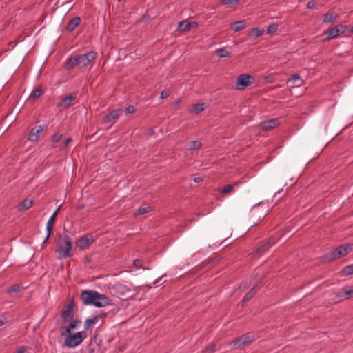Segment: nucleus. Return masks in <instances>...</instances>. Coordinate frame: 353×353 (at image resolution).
<instances>
[{"label":"nucleus","instance_id":"1","mask_svg":"<svg viewBox=\"0 0 353 353\" xmlns=\"http://www.w3.org/2000/svg\"><path fill=\"white\" fill-rule=\"evenodd\" d=\"M80 298L84 305H93L97 307H101L110 304V299L107 296L99 294L94 290L82 291Z\"/></svg>","mask_w":353,"mask_h":353},{"label":"nucleus","instance_id":"2","mask_svg":"<svg viewBox=\"0 0 353 353\" xmlns=\"http://www.w3.org/2000/svg\"><path fill=\"white\" fill-rule=\"evenodd\" d=\"M97 57V52L90 51L88 53L71 57L65 63L66 70H70L75 66L83 68L87 66L92 60Z\"/></svg>","mask_w":353,"mask_h":353},{"label":"nucleus","instance_id":"3","mask_svg":"<svg viewBox=\"0 0 353 353\" xmlns=\"http://www.w3.org/2000/svg\"><path fill=\"white\" fill-rule=\"evenodd\" d=\"M57 245L59 258L65 259L72 256L71 240L66 234L59 235Z\"/></svg>","mask_w":353,"mask_h":353},{"label":"nucleus","instance_id":"4","mask_svg":"<svg viewBox=\"0 0 353 353\" xmlns=\"http://www.w3.org/2000/svg\"><path fill=\"white\" fill-rule=\"evenodd\" d=\"M352 251V244H345L332 249L323 256L324 262H330L345 256Z\"/></svg>","mask_w":353,"mask_h":353},{"label":"nucleus","instance_id":"5","mask_svg":"<svg viewBox=\"0 0 353 353\" xmlns=\"http://www.w3.org/2000/svg\"><path fill=\"white\" fill-rule=\"evenodd\" d=\"M87 334L84 332H79L72 335H69L64 341V345L69 347H75L85 339Z\"/></svg>","mask_w":353,"mask_h":353},{"label":"nucleus","instance_id":"6","mask_svg":"<svg viewBox=\"0 0 353 353\" xmlns=\"http://www.w3.org/2000/svg\"><path fill=\"white\" fill-rule=\"evenodd\" d=\"M255 340V336L252 332H248L241 335L231 342L234 349L240 348L241 346L251 343Z\"/></svg>","mask_w":353,"mask_h":353},{"label":"nucleus","instance_id":"7","mask_svg":"<svg viewBox=\"0 0 353 353\" xmlns=\"http://www.w3.org/2000/svg\"><path fill=\"white\" fill-rule=\"evenodd\" d=\"M251 79H253V77L250 74H242L239 75L236 79V89L243 90L245 88L250 85L252 83Z\"/></svg>","mask_w":353,"mask_h":353},{"label":"nucleus","instance_id":"8","mask_svg":"<svg viewBox=\"0 0 353 353\" xmlns=\"http://www.w3.org/2000/svg\"><path fill=\"white\" fill-rule=\"evenodd\" d=\"M48 128L47 125H40L37 128H32L30 133L28 139L32 142H36L38 141L40 134L46 130Z\"/></svg>","mask_w":353,"mask_h":353},{"label":"nucleus","instance_id":"9","mask_svg":"<svg viewBox=\"0 0 353 353\" xmlns=\"http://www.w3.org/2000/svg\"><path fill=\"white\" fill-rule=\"evenodd\" d=\"M76 98L77 95L75 93L69 94L60 100L57 106L62 109L68 108L70 106L71 103L74 101Z\"/></svg>","mask_w":353,"mask_h":353},{"label":"nucleus","instance_id":"10","mask_svg":"<svg viewBox=\"0 0 353 353\" xmlns=\"http://www.w3.org/2000/svg\"><path fill=\"white\" fill-rule=\"evenodd\" d=\"M112 291L116 296H122L124 295L125 292H129L130 288L124 284L117 283L112 285Z\"/></svg>","mask_w":353,"mask_h":353},{"label":"nucleus","instance_id":"11","mask_svg":"<svg viewBox=\"0 0 353 353\" xmlns=\"http://www.w3.org/2000/svg\"><path fill=\"white\" fill-rule=\"evenodd\" d=\"M279 124L278 119H272L261 122L259 124L260 129L263 131H267L274 128Z\"/></svg>","mask_w":353,"mask_h":353},{"label":"nucleus","instance_id":"12","mask_svg":"<svg viewBox=\"0 0 353 353\" xmlns=\"http://www.w3.org/2000/svg\"><path fill=\"white\" fill-rule=\"evenodd\" d=\"M121 113H122L121 109H117V110H112L109 114H106L103 117V121L104 123L114 122V121L120 117Z\"/></svg>","mask_w":353,"mask_h":353},{"label":"nucleus","instance_id":"13","mask_svg":"<svg viewBox=\"0 0 353 353\" xmlns=\"http://www.w3.org/2000/svg\"><path fill=\"white\" fill-rule=\"evenodd\" d=\"M263 283L260 282L259 283L255 285L244 296L242 300V305L246 303L250 299H251L254 294L257 292V291L261 288Z\"/></svg>","mask_w":353,"mask_h":353},{"label":"nucleus","instance_id":"14","mask_svg":"<svg viewBox=\"0 0 353 353\" xmlns=\"http://www.w3.org/2000/svg\"><path fill=\"white\" fill-rule=\"evenodd\" d=\"M61 318L64 322H68L73 318V305L70 303L67 308L62 312Z\"/></svg>","mask_w":353,"mask_h":353},{"label":"nucleus","instance_id":"15","mask_svg":"<svg viewBox=\"0 0 353 353\" xmlns=\"http://www.w3.org/2000/svg\"><path fill=\"white\" fill-rule=\"evenodd\" d=\"M93 242V239L88 236L81 237L77 243V245L80 250H84Z\"/></svg>","mask_w":353,"mask_h":353},{"label":"nucleus","instance_id":"16","mask_svg":"<svg viewBox=\"0 0 353 353\" xmlns=\"http://www.w3.org/2000/svg\"><path fill=\"white\" fill-rule=\"evenodd\" d=\"M81 22V18L79 17H75L72 18L70 21L68 22L66 30L69 32L73 31L76 27H77Z\"/></svg>","mask_w":353,"mask_h":353},{"label":"nucleus","instance_id":"17","mask_svg":"<svg viewBox=\"0 0 353 353\" xmlns=\"http://www.w3.org/2000/svg\"><path fill=\"white\" fill-rule=\"evenodd\" d=\"M324 34L327 35L326 40L329 41L335 38H337L340 33L339 29L336 26L332 28L328 31L325 32Z\"/></svg>","mask_w":353,"mask_h":353},{"label":"nucleus","instance_id":"18","mask_svg":"<svg viewBox=\"0 0 353 353\" xmlns=\"http://www.w3.org/2000/svg\"><path fill=\"white\" fill-rule=\"evenodd\" d=\"M33 201L29 199H24L22 202H21L18 206L17 209L19 212H23L28 210L32 206Z\"/></svg>","mask_w":353,"mask_h":353},{"label":"nucleus","instance_id":"19","mask_svg":"<svg viewBox=\"0 0 353 353\" xmlns=\"http://www.w3.org/2000/svg\"><path fill=\"white\" fill-rule=\"evenodd\" d=\"M338 17L339 15L336 13L327 12L324 14L323 21L325 23H332L336 20Z\"/></svg>","mask_w":353,"mask_h":353},{"label":"nucleus","instance_id":"20","mask_svg":"<svg viewBox=\"0 0 353 353\" xmlns=\"http://www.w3.org/2000/svg\"><path fill=\"white\" fill-rule=\"evenodd\" d=\"M103 318L102 315H97L93 318L87 319L84 323V327L85 330H88L90 326L92 324H96L98 321Z\"/></svg>","mask_w":353,"mask_h":353},{"label":"nucleus","instance_id":"21","mask_svg":"<svg viewBox=\"0 0 353 353\" xmlns=\"http://www.w3.org/2000/svg\"><path fill=\"white\" fill-rule=\"evenodd\" d=\"M205 108V103H196L192 105L191 112L194 114H199L203 112Z\"/></svg>","mask_w":353,"mask_h":353},{"label":"nucleus","instance_id":"22","mask_svg":"<svg viewBox=\"0 0 353 353\" xmlns=\"http://www.w3.org/2000/svg\"><path fill=\"white\" fill-rule=\"evenodd\" d=\"M192 26V23L187 20L180 21L178 25V29L180 31H187Z\"/></svg>","mask_w":353,"mask_h":353},{"label":"nucleus","instance_id":"23","mask_svg":"<svg viewBox=\"0 0 353 353\" xmlns=\"http://www.w3.org/2000/svg\"><path fill=\"white\" fill-rule=\"evenodd\" d=\"M233 30L234 32H239L245 28V21H237L232 23Z\"/></svg>","mask_w":353,"mask_h":353},{"label":"nucleus","instance_id":"24","mask_svg":"<svg viewBox=\"0 0 353 353\" xmlns=\"http://www.w3.org/2000/svg\"><path fill=\"white\" fill-rule=\"evenodd\" d=\"M215 53L219 58H225L230 56V52L224 48L217 49Z\"/></svg>","mask_w":353,"mask_h":353},{"label":"nucleus","instance_id":"25","mask_svg":"<svg viewBox=\"0 0 353 353\" xmlns=\"http://www.w3.org/2000/svg\"><path fill=\"white\" fill-rule=\"evenodd\" d=\"M41 94L42 88L41 86H39L31 92L30 95V99H32L34 101L37 100L38 98L41 97Z\"/></svg>","mask_w":353,"mask_h":353},{"label":"nucleus","instance_id":"26","mask_svg":"<svg viewBox=\"0 0 353 353\" xmlns=\"http://www.w3.org/2000/svg\"><path fill=\"white\" fill-rule=\"evenodd\" d=\"M152 210V207L150 205H145L143 207L139 208L137 212L135 213V215H143L145 214H147L150 212H151Z\"/></svg>","mask_w":353,"mask_h":353},{"label":"nucleus","instance_id":"27","mask_svg":"<svg viewBox=\"0 0 353 353\" xmlns=\"http://www.w3.org/2000/svg\"><path fill=\"white\" fill-rule=\"evenodd\" d=\"M236 184H237V183H234L233 185H232V184H228V185H225V186H224V187H223V188L220 190V192H221L222 194H223V195H225V194H228L230 193V192L232 191V190H233L234 187Z\"/></svg>","mask_w":353,"mask_h":353},{"label":"nucleus","instance_id":"28","mask_svg":"<svg viewBox=\"0 0 353 353\" xmlns=\"http://www.w3.org/2000/svg\"><path fill=\"white\" fill-rule=\"evenodd\" d=\"M53 225H54V223H50L48 221L47 225H46L47 235L43 241V243H46L50 238L52 230L53 229Z\"/></svg>","mask_w":353,"mask_h":353},{"label":"nucleus","instance_id":"29","mask_svg":"<svg viewBox=\"0 0 353 353\" xmlns=\"http://www.w3.org/2000/svg\"><path fill=\"white\" fill-rule=\"evenodd\" d=\"M21 290V286L19 284H15L14 285H12V287L9 288L6 292L9 294H12V293H17V292H20Z\"/></svg>","mask_w":353,"mask_h":353},{"label":"nucleus","instance_id":"30","mask_svg":"<svg viewBox=\"0 0 353 353\" xmlns=\"http://www.w3.org/2000/svg\"><path fill=\"white\" fill-rule=\"evenodd\" d=\"M289 81H293L294 83H296V81H299V83H296L294 86H300L301 85L302 81L301 79L300 75L298 74H294L292 76V77L288 80Z\"/></svg>","mask_w":353,"mask_h":353},{"label":"nucleus","instance_id":"31","mask_svg":"<svg viewBox=\"0 0 353 353\" xmlns=\"http://www.w3.org/2000/svg\"><path fill=\"white\" fill-rule=\"evenodd\" d=\"M353 295V287L350 290L344 291L343 293H339L338 296L341 299H347L348 296Z\"/></svg>","mask_w":353,"mask_h":353},{"label":"nucleus","instance_id":"32","mask_svg":"<svg viewBox=\"0 0 353 353\" xmlns=\"http://www.w3.org/2000/svg\"><path fill=\"white\" fill-rule=\"evenodd\" d=\"M201 146V143L199 141H192L189 143V149L191 150H197Z\"/></svg>","mask_w":353,"mask_h":353},{"label":"nucleus","instance_id":"33","mask_svg":"<svg viewBox=\"0 0 353 353\" xmlns=\"http://www.w3.org/2000/svg\"><path fill=\"white\" fill-rule=\"evenodd\" d=\"M216 350V345L215 344H211L209 346L206 347L205 350H203L202 353H213Z\"/></svg>","mask_w":353,"mask_h":353},{"label":"nucleus","instance_id":"34","mask_svg":"<svg viewBox=\"0 0 353 353\" xmlns=\"http://www.w3.org/2000/svg\"><path fill=\"white\" fill-rule=\"evenodd\" d=\"M251 32L254 36V37L256 38L263 33V30L259 28H252L251 30Z\"/></svg>","mask_w":353,"mask_h":353},{"label":"nucleus","instance_id":"35","mask_svg":"<svg viewBox=\"0 0 353 353\" xmlns=\"http://www.w3.org/2000/svg\"><path fill=\"white\" fill-rule=\"evenodd\" d=\"M343 272L345 275H350V274H353V264L345 266L343 269Z\"/></svg>","mask_w":353,"mask_h":353},{"label":"nucleus","instance_id":"36","mask_svg":"<svg viewBox=\"0 0 353 353\" xmlns=\"http://www.w3.org/2000/svg\"><path fill=\"white\" fill-rule=\"evenodd\" d=\"M271 245L272 243L270 241L266 242L265 244H263L259 247L257 249V252L260 253L264 252L268 248H270Z\"/></svg>","mask_w":353,"mask_h":353},{"label":"nucleus","instance_id":"37","mask_svg":"<svg viewBox=\"0 0 353 353\" xmlns=\"http://www.w3.org/2000/svg\"><path fill=\"white\" fill-rule=\"evenodd\" d=\"M271 245L272 243L270 241L266 242L265 244H263L259 247L257 249V252L260 253L264 252L268 248H270Z\"/></svg>","mask_w":353,"mask_h":353},{"label":"nucleus","instance_id":"38","mask_svg":"<svg viewBox=\"0 0 353 353\" xmlns=\"http://www.w3.org/2000/svg\"><path fill=\"white\" fill-rule=\"evenodd\" d=\"M278 29V26L276 23H272L268 27L267 32L268 34L274 33Z\"/></svg>","mask_w":353,"mask_h":353},{"label":"nucleus","instance_id":"39","mask_svg":"<svg viewBox=\"0 0 353 353\" xmlns=\"http://www.w3.org/2000/svg\"><path fill=\"white\" fill-rule=\"evenodd\" d=\"M63 134L61 133H56L52 135L51 138V141L52 143H57L59 141V140L62 138Z\"/></svg>","mask_w":353,"mask_h":353},{"label":"nucleus","instance_id":"40","mask_svg":"<svg viewBox=\"0 0 353 353\" xmlns=\"http://www.w3.org/2000/svg\"><path fill=\"white\" fill-rule=\"evenodd\" d=\"M72 141V138H68L66 139L59 146V150H62L66 148L68 145V144Z\"/></svg>","mask_w":353,"mask_h":353},{"label":"nucleus","instance_id":"41","mask_svg":"<svg viewBox=\"0 0 353 353\" xmlns=\"http://www.w3.org/2000/svg\"><path fill=\"white\" fill-rule=\"evenodd\" d=\"M336 28L339 29V32L340 34L345 33L347 30V28H349V26L343 25L342 23H339L336 26Z\"/></svg>","mask_w":353,"mask_h":353},{"label":"nucleus","instance_id":"42","mask_svg":"<svg viewBox=\"0 0 353 353\" xmlns=\"http://www.w3.org/2000/svg\"><path fill=\"white\" fill-rule=\"evenodd\" d=\"M61 207V205H59V207L57 209V210L52 214V215L49 219L48 222L52 223H54V221L56 220V217H57V214H58V212L59 211Z\"/></svg>","mask_w":353,"mask_h":353},{"label":"nucleus","instance_id":"43","mask_svg":"<svg viewBox=\"0 0 353 353\" xmlns=\"http://www.w3.org/2000/svg\"><path fill=\"white\" fill-rule=\"evenodd\" d=\"M171 91L169 89H165L161 92V99H164L170 96Z\"/></svg>","mask_w":353,"mask_h":353},{"label":"nucleus","instance_id":"44","mask_svg":"<svg viewBox=\"0 0 353 353\" xmlns=\"http://www.w3.org/2000/svg\"><path fill=\"white\" fill-rule=\"evenodd\" d=\"M239 0H221L220 3L222 5H232L236 3Z\"/></svg>","mask_w":353,"mask_h":353},{"label":"nucleus","instance_id":"45","mask_svg":"<svg viewBox=\"0 0 353 353\" xmlns=\"http://www.w3.org/2000/svg\"><path fill=\"white\" fill-rule=\"evenodd\" d=\"M79 323H81L80 321H74L70 323L68 327L70 328L71 330H72L74 328H76Z\"/></svg>","mask_w":353,"mask_h":353},{"label":"nucleus","instance_id":"46","mask_svg":"<svg viewBox=\"0 0 353 353\" xmlns=\"http://www.w3.org/2000/svg\"><path fill=\"white\" fill-rule=\"evenodd\" d=\"M316 2L314 0L310 1L307 4V8L313 9L316 7Z\"/></svg>","mask_w":353,"mask_h":353},{"label":"nucleus","instance_id":"47","mask_svg":"<svg viewBox=\"0 0 353 353\" xmlns=\"http://www.w3.org/2000/svg\"><path fill=\"white\" fill-rule=\"evenodd\" d=\"M125 112L127 114H132L135 112V108L133 105H129L125 108Z\"/></svg>","mask_w":353,"mask_h":353},{"label":"nucleus","instance_id":"48","mask_svg":"<svg viewBox=\"0 0 353 353\" xmlns=\"http://www.w3.org/2000/svg\"><path fill=\"white\" fill-rule=\"evenodd\" d=\"M71 331H72V330H70V328L69 327H67V328H65L64 330H62V331H61V336H66V335H68V334L71 335V334H70Z\"/></svg>","mask_w":353,"mask_h":353},{"label":"nucleus","instance_id":"49","mask_svg":"<svg viewBox=\"0 0 353 353\" xmlns=\"http://www.w3.org/2000/svg\"><path fill=\"white\" fill-rule=\"evenodd\" d=\"M133 264L137 268H140L142 266V261L139 259L134 260Z\"/></svg>","mask_w":353,"mask_h":353},{"label":"nucleus","instance_id":"50","mask_svg":"<svg viewBox=\"0 0 353 353\" xmlns=\"http://www.w3.org/2000/svg\"><path fill=\"white\" fill-rule=\"evenodd\" d=\"M26 352V348L23 347H20L17 352L16 353H25Z\"/></svg>","mask_w":353,"mask_h":353},{"label":"nucleus","instance_id":"51","mask_svg":"<svg viewBox=\"0 0 353 353\" xmlns=\"http://www.w3.org/2000/svg\"><path fill=\"white\" fill-rule=\"evenodd\" d=\"M265 80L267 82L270 83L272 81V77L271 76H268L265 77Z\"/></svg>","mask_w":353,"mask_h":353},{"label":"nucleus","instance_id":"52","mask_svg":"<svg viewBox=\"0 0 353 353\" xmlns=\"http://www.w3.org/2000/svg\"><path fill=\"white\" fill-rule=\"evenodd\" d=\"M347 30H348L350 34H353V26H349V28H347Z\"/></svg>","mask_w":353,"mask_h":353},{"label":"nucleus","instance_id":"53","mask_svg":"<svg viewBox=\"0 0 353 353\" xmlns=\"http://www.w3.org/2000/svg\"><path fill=\"white\" fill-rule=\"evenodd\" d=\"M202 181V178H194V181L195 183H199Z\"/></svg>","mask_w":353,"mask_h":353},{"label":"nucleus","instance_id":"54","mask_svg":"<svg viewBox=\"0 0 353 353\" xmlns=\"http://www.w3.org/2000/svg\"><path fill=\"white\" fill-rule=\"evenodd\" d=\"M192 23V26L193 27H196L197 26V23L196 22H191Z\"/></svg>","mask_w":353,"mask_h":353},{"label":"nucleus","instance_id":"55","mask_svg":"<svg viewBox=\"0 0 353 353\" xmlns=\"http://www.w3.org/2000/svg\"><path fill=\"white\" fill-rule=\"evenodd\" d=\"M4 324V321L1 319H0V326L3 325Z\"/></svg>","mask_w":353,"mask_h":353},{"label":"nucleus","instance_id":"56","mask_svg":"<svg viewBox=\"0 0 353 353\" xmlns=\"http://www.w3.org/2000/svg\"><path fill=\"white\" fill-rule=\"evenodd\" d=\"M150 130H151V131H150V133H151V134H153V132H154V131H153V129H151Z\"/></svg>","mask_w":353,"mask_h":353},{"label":"nucleus","instance_id":"57","mask_svg":"<svg viewBox=\"0 0 353 353\" xmlns=\"http://www.w3.org/2000/svg\"><path fill=\"white\" fill-rule=\"evenodd\" d=\"M150 130H151V131H150V133H151V134H153V132H154V131H153V129H151Z\"/></svg>","mask_w":353,"mask_h":353}]
</instances>
